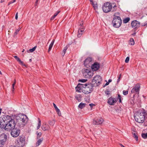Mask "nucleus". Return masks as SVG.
Masks as SVG:
<instances>
[{"label": "nucleus", "instance_id": "c9c22d12", "mask_svg": "<svg viewBox=\"0 0 147 147\" xmlns=\"http://www.w3.org/2000/svg\"><path fill=\"white\" fill-rule=\"evenodd\" d=\"M142 137L146 139L147 138V133H143L142 134Z\"/></svg>", "mask_w": 147, "mask_h": 147}, {"label": "nucleus", "instance_id": "e2e57ef3", "mask_svg": "<svg viewBox=\"0 0 147 147\" xmlns=\"http://www.w3.org/2000/svg\"><path fill=\"white\" fill-rule=\"evenodd\" d=\"M30 62H31L32 61V59H30L29 60Z\"/></svg>", "mask_w": 147, "mask_h": 147}, {"label": "nucleus", "instance_id": "c03bdc74", "mask_svg": "<svg viewBox=\"0 0 147 147\" xmlns=\"http://www.w3.org/2000/svg\"><path fill=\"white\" fill-rule=\"evenodd\" d=\"M121 77V74H120V75L118 76V79L117 80V83H118L119 82L120 80V79Z\"/></svg>", "mask_w": 147, "mask_h": 147}, {"label": "nucleus", "instance_id": "423d86ee", "mask_svg": "<svg viewBox=\"0 0 147 147\" xmlns=\"http://www.w3.org/2000/svg\"><path fill=\"white\" fill-rule=\"evenodd\" d=\"M102 81L101 77L99 75H97L93 78L92 82L94 86H98L101 83Z\"/></svg>", "mask_w": 147, "mask_h": 147}, {"label": "nucleus", "instance_id": "1a4fd4ad", "mask_svg": "<svg viewBox=\"0 0 147 147\" xmlns=\"http://www.w3.org/2000/svg\"><path fill=\"white\" fill-rule=\"evenodd\" d=\"M7 136L4 134H2L0 135V147H3L6 141Z\"/></svg>", "mask_w": 147, "mask_h": 147}, {"label": "nucleus", "instance_id": "a878e982", "mask_svg": "<svg viewBox=\"0 0 147 147\" xmlns=\"http://www.w3.org/2000/svg\"><path fill=\"white\" fill-rule=\"evenodd\" d=\"M60 12V11H57L56 13H55L54 15L51 17V20H53L57 16V15L59 14Z\"/></svg>", "mask_w": 147, "mask_h": 147}, {"label": "nucleus", "instance_id": "052dcab7", "mask_svg": "<svg viewBox=\"0 0 147 147\" xmlns=\"http://www.w3.org/2000/svg\"><path fill=\"white\" fill-rule=\"evenodd\" d=\"M120 145L121 146V147H125V146H123V145H122V144H120Z\"/></svg>", "mask_w": 147, "mask_h": 147}, {"label": "nucleus", "instance_id": "c756f323", "mask_svg": "<svg viewBox=\"0 0 147 147\" xmlns=\"http://www.w3.org/2000/svg\"><path fill=\"white\" fill-rule=\"evenodd\" d=\"M38 125L37 126V129H39L40 126H41V121L40 119L39 118H38Z\"/></svg>", "mask_w": 147, "mask_h": 147}, {"label": "nucleus", "instance_id": "6e6d98bb", "mask_svg": "<svg viewBox=\"0 0 147 147\" xmlns=\"http://www.w3.org/2000/svg\"><path fill=\"white\" fill-rule=\"evenodd\" d=\"M89 105L91 107H92L93 105H94L92 104H89Z\"/></svg>", "mask_w": 147, "mask_h": 147}, {"label": "nucleus", "instance_id": "bf43d9fd", "mask_svg": "<svg viewBox=\"0 0 147 147\" xmlns=\"http://www.w3.org/2000/svg\"><path fill=\"white\" fill-rule=\"evenodd\" d=\"M1 109L0 108V115L1 114Z\"/></svg>", "mask_w": 147, "mask_h": 147}, {"label": "nucleus", "instance_id": "7c9ffc66", "mask_svg": "<svg viewBox=\"0 0 147 147\" xmlns=\"http://www.w3.org/2000/svg\"><path fill=\"white\" fill-rule=\"evenodd\" d=\"M129 44L131 45H133L134 44V41L133 38H131L129 40Z\"/></svg>", "mask_w": 147, "mask_h": 147}, {"label": "nucleus", "instance_id": "bb28decb", "mask_svg": "<svg viewBox=\"0 0 147 147\" xmlns=\"http://www.w3.org/2000/svg\"><path fill=\"white\" fill-rule=\"evenodd\" d=\"M36 48V46H35L32 49H30L29 50H28L27 51L28 53H29V52H30L31 53L33 52L35 50Z\"/></svg>", "mask_w": 147, "mask_h": 147}, {"label": "nucleus", "instance_id": "a19ab883", "mask_svg": "<svg viewBox=\"0 0 147 147\" xmlns=\"http://www.w3.org/2000/svg\"><path fill=\"white\" fill-rule=\"evenodd\" d=\"M105 93L107 95H109L110 94L111 92L108 90L105 91Z\"/></svg>", "mask_w": 147, "mask_h": 147}, {"label": "nucleus", "instance_id": "f704fd0d", "mask_svg": "<svg viewBox=\"0 0 147 147\" xmlns=\"http://www.w3.org/2000/svg\"><path fill=\"white\" fill-rule=\"evenodd\" d=\"M42 141V139H39L36 143V145L38 146L40 145Z\"/></svg>", "mask_w": 147, "mask_h": 147}, {"label": "nucleus", "instance_id": "09e8293b", "mask_svg": "<svg viewBox=\"0 0 147 147\" xmlns=\"http://www.w3.org/2000/svg\"><path fill=\"white\" fill-rule=\"evenodd\" d=\"M18 13L17 12L16 14V16H15V19H16V20H17L18 19Z\"/></svg>", "mask_w": 147, "mask_h": 147}, {"label": "nucleus", "instance_id": "a211bd4d", "mask_svg": "<svg viewBox=\"0 0 147 147\" xmlns=\"http://www.w3.org/2000/svg\"><path fill=\"white\" fill-rule=\"evenodd\" d=\"M84 31V29L83 28H80L79 29L78 32V34L77 35V36L78 37H80L83 34Z\"/></svg>", "mask_w": 147, "mask_h": 147}, {"label": "nucleus", "instance_id": "5fc2aeb1", "mask_svg": "<svg viewBox=\"0 0 147 147\" xmlns=\"http://www.w3.org/2000/svg\"><path fill=\"white\" fill-rule=\"evenodd\" d=\"M9 147H16L15 146H12V145H11V146H9Z\"/></svg>", "mask_w": 147, "mask_h": 147}, {"label": "nucleus", "instance_id": "49530a36", "mask_svg": "<svg viewBox=\"0 0 147 147\" xmlns=\"http://www.w3.org/2000/svg\"><path fill=\"white\" fill-rule=\"evenodd\" d=\"M118 98L119 99V101L120 102H121V97L119 94L118 95Z\"/></svg>", "mask_w": 147, "mask_h": 147}, {"label": "nucleus", "instance_id": "f3484780", "mask_svg": "<svg viewBox=\"0 0 147 147\" xmlns=\"http://www.w3.org/2000/svg\"><path fill=\"white\" fill-rule=\"evenodd\" d=\"M83 84H79L76 87V91L78 92H81L82 89L83 88Z\"/></svg>", "mask_w": 147, "mask_h": 147}, {"label": "nucleus", "instance_id": "69168bd1", "mask_svg": "<svg viewBox=\"0 0 147 147\" xmlns=\"http://www.w3.org/2000/svg\"><path fill=\"white\" fill-rule=\"evenodd\" d=\"M24 49H23V50H22V52H24Z\"/></svg>", "mask_w": 147, "mask_h": 147}, {"label": "nucleus", "instance_id": "e433bc0d", "mask_svg": "<svg viewBox=\"0 0 147 147\" xmlns=\"http://www.w3.org/2000/svg\"><path fill=\"white\" fill-rule=\"evenodd\" d=\"M133 137L135 139L136 141H137L138 140V138L136 133H134L133 134Z\"/></svg>", "mask_w": 147, "mask_h": 147}, {"label": "nucleus", "instance_id": "8fccbe9b", "mask_svg": "<svg viewBox=\"0 0 147 147\" xmlns=\"http://www.w3.org/2000/svg\"><path fill=\"white\" fill-rule=\"evenodd\" d=\"M109 84V82H107L104 85V86H103V87H105V86L108 85Z\"/></svg>", "mask_w": 147, "mask_h": 147}, {"label": "nucleus", "instance_id": "864d4df0", "mask_svg": "<svg viewBox=\"0 0 147 147\" xmlns=\"http://www.w3.org/2000/svg\"><path fill=\"white\" fill-rule=\"evenodd\" d=\"M112 81V80L111 79H109L108 80V82L109 83L110 82H111Z\"/></svg>", "mask_w": 147, "mask_h": 147}, {"label": "nucleus", "instance_id": "6ab92c4d", "mask_svg": "<svg viewBox=\"0 0 147 147\" xmlns=\"http://www.w3.org/2000/svg\"><path fill=\"white\" fill-rule=\"evenodd\" d=\"M14 58L18 61L19 63L22 65L25 66V65L24 64L23 62L17 56H14Z\"/></svg>", "mask_w": 147, "mask_h": 147}, {"label": "nucleus", "instance_id": "4d7b16f0", "mask_svg": "<svg viewBox=\"0 0 147 147\" xmlns=\"http://www.w3.org/2000/svg\"><path fill=\"white\" fill-rule=\"evenodd\" d=\"M4 1L3 0H1V1H0V2H1V3H2L3 2H4Z\"/></svg>", "mask_w": 147, "mask_h": 147}, {"label": "nucleus", "instance_id": "3c124183", "mask_svg": "<svg viewBox=\"0 0 147 147\" xmlns=\"http://www.w3.org/2000/svg\"><path fill=\"white\" fill-rule=\"evenodd\" d=\"M16 1L15 0H12L11 1H10V2L11 3V4L12 3L14 2H15Z\"/></svg>", "mask_w": 147, "mask_h": 147}, {"label": "nucleus", "instance_id": "473e14b6", "mask_svg": "<svg viewBox=\"0 0 147 147\" xmlns=\"http://www.w3.org/2000/svg\"><path fill=\"white\" fill-rule=\"evenodd\" d=\"M68 47H67V46H66L64 48V49L63 51V53H62V54L64 56L66 52V51L67 50V49H68Z\"/></svg>", "mask_w": 147, "mask_h": 147}, {"label": "nucleus", "instance_id": "13d9d810", "mask_svg": "<svg viewBox=\"0 0 147 147\" xmlns=\"http://www.w3.org/2000/svg\"><path fill=\"white\" fill-rule=\"evenodd\" d=\"M39 0H36V3H38Z\"/></svg>", "mask_w": 147, "mask_h": 147}, {"label": "nucleus", "instance_id": "20e7f679", "mask_svg": "<svg viewBox=\"0 0 147 147\" xmlns=\"http://www.w3.org/2000/svg\"><path fill=\"white\" fill-rule=\"evenodd\" d=\"M119 13L118 12L114 14L115 17L114 18L112 21L113 26L115 28H119L121 25L122 23V20L121 18L118 15H119Z\"/></svg>", "mask_w": 147, "mask_h": 147}, {"label": "nucleus", "instance_id": "f257e3e1", "mask_svg": "<svg viewBox=\"0 0 147 147\" xmlns=\"http://www.w3.org/2000/svg\"><path fill=\"white\" fill-rule=\"evenodd\" d=\"M16 125L15 120L10 116L5 115L0 117V127L7 131H11V135L13 137L18 136L20 132L19 129L15 128Z\"/></svg>", "mask_w": 147, "mask_h": 147}, {"label": "nucleus", "instance_id": "680f3d73", "mask_svg": "<svg viewBox=\"0 0 147 147\" xmlns=\"http://www.w3.org/2000/svg\"><path fill=\"white\" fill-rule=\"evenodd\" d=\"M10 4H11V3L9 2L8 3V5H10Z\"/></svg>", "mask_w": 147, "mask_h": 147}, {"label": "nucleus", "instance_id": "5701e85b", "mask_svg": "<svg viewBox=\"0 0 147 147\" xmlns=\"http://www.w3.org/2000/svg\"><path fill=\"white\" fill-rule=\"evenodd\" d=\"M54 42V40H53L52 42H51V44H50L48 49V52H49L51 49L53 45V44Z\"/></svg>", "mask_w": 147, "mask_h": 147}, {"label": "nucleus", "instance_id": "72a5a7b5", "mask_svg": "<svg viewBox=\"0 0 147 147\" xmlns=\"http://www.w3.org/2000/svg\"><path fill=\"white\" fill-rule=\"evenodd\" d=\"M21 28H19L17 30H16V32L14 33V36H15L16 35L18 34V33L19 32V31L20 30Z\"/></svg>", "mask_w": 147, "mask_h": 147}, {"label": "nucleus", "instance_id": "f8f14e48", "mask_svg": "<svg viewBox=\"0 0 147 147\" xmlns=\"http://www.w3.org/2000/svg\"><path fill=\"white\" fill-rule=\"evenodd\" d=\"M140 23L137 20H134L131 22V25L133 28L136 29L140 26Z\"/></svg>", "mask_w": 147, "mask_h": 147}, {"label": "nucleus", "instance_id": "37998d69", "mask_svg": "<svg viewBox=\"0 0 147 147\" xmlns=\"http://www.w3.org/2000/svg\"><path fill=\"white\" fill-rule=\"evenodd\" d=\"M128 91H125V90H123V95H127L128 94Z\"/></svg>", "mask_w": 147, "mask_h": 147}, {"label": "nucleus", "instance_id": "603ef678", "mask_svg": "<svg viewBox=\"0 0 147 147\" xmlns=\"http://www.w3.org/2000/svg\"><path fill=\"white\" fill-rule=\"evenodd\" d=\"M16 82V79H14V82L13 84H15Z\"/></svg>", "mask_w": 147, "mask_h": 147}, {"label": "nucleus", "instance_id": "0eeeda50", "mask_svg": "<svg viewBox=\"0 0 147 147\" xmlns=\"http://www.w3.org/2000/svg\"><path fill=\"white\" fill-rule=\"evenodd\" d=\"M16 120H21V121H23V123H26L28 120L26 115L21 114H19L16 117Z\"/></svg>", "mask_w": 147, "mask_h": 147}, {"label": "nucleus", "instance_id": "c85d7f7f", "mask_svg": "<svg viewBox=\"0 0 147 147\" xmlns=\"http://www.w3.org/2000/svg\"><path fill=\"white\" fill-rule=\"evenodd\" d=\"M18 141H19L22 143H23L24 141V139L23 138L20 137L18 138Z\"/></svg>", "mask_w": 147, "mask_h": 147}, {"label": "nucleus", "instance_id": "f03ea898", "mask_svg": "<svg viewBox=\"0 0 147 147\" xmlns=\"http://www.w3.org/2000/svg\"><path fill=\"white\" fill-rule=\"evenodd\" d=\"M102 8L103 12L106 13L110 11L111 12H115L117 9V6L115 4L112 3L110 2L104 3Z\"/></svg>", "mask_w": 147, "mask_h": 147}, {"label": "nucleus", "instance_id": "cd10ccee", "mask_svg": "<svg viewBox=\"0 0 147 147\" xmlns=\"http://www.w3.org/2000/svg\"><path fill=\"white\" fill-rule=\"evenodd\" d=\"M130 20V18L129 17H127V18L124 19L123 20V22L124 23H127Z\"/></svg>", "mask_w": 147, "mask_h": 147}, {"label": "nucleus", "instance_id": "de8ad7c7", "mask_svg": "<svg viewBox=\"0 0 147 147\" xmlns=\"http://www.w3.org/2000/svg\"><path fill=\"white\" fill-rule=\"evenodd\" d=\"M15 85V84H13L12 85V88L13 89L12 90V92H14V89Z\"/></svg>", "mask_w": 147, "mask_h": 147}, {"label": "nucleus", "instance_id": "58836bf2", "mask_svg": "<svg viewBox=\"0 0 147 147\" xmlns=\"http://www.w3.org/2000/svg\"><path fill=\"white\" fill-rule=\"evenodd\" d=\"M87 81V79H82L80 80H79V81L80 82H83V83H84V82H86Z\"/></svg>", "mask_w": 147, "mask_h": 147}, {"label": "nucleus", "instance_id": "39448f33", "mask_svg": "<svg viewBox=\"0 0 147 147\" xmlns=\"http://www.w3.org/2000/svg\"><path fill=\"white\" fill-rule=\"evenodd\" d=\"M83 92L86 94H88L91 93L93 90V87L94 86L92 84L88 83L83 84Z\"/></svg>", "mask_w": 147, "mask_h": 147}, {"label": "nucleus", "instance_id": "0e129e2a", "mask_svg": "<svg viewBox=\"0 0 147 147\" xmlns=\"http://www.w3.org/2000/svg\"><path fill=\"white\" fill-rule=\"evenodd\" d=\"M37 3H36V2H35V5H37Z\"/></svg>", "mask_w": 147, "mask_h": 147}, {"label": "nucleus", "instance_id": "6e6552de", "mask_svg": "<svg viewBox=\"0 0 147 147\" xmlns=\"http://www.w3.org/2000/svg\"><path fill=\"white\" fill-rule=\"evenodd\" d=\"M140 88V84H136L134 87L133 88L131 91V93L135 94H138L139 93Z\"/></svg>", "mask_w": 147, "mask_h": 147}, {"label": "nucleus", "instance_id": "aec40b11", "mask_svg": "<svg viewBox=\"0 0 147 147\" xmlns=\"http://www.w3.org/2000/svg\"><path fill=\"white\" fill-rule=\"evenodd\" d=\"M91 2V4L93 6L95 10L97 9L98 6L96 2H93V1H90Z\"/></svg>", "mask_w": 147, "mask_h": 147}, {"label": "nucleus", "instance_id": "ddd939ff", "mask_svg": "<svg viewBox=\"0 0 147 147\" xmlns=\"http://www.w3.org/2000/svg\"><path fill=\"white\" fill-rule=\"evenodd\" d=\"M103 121V119L102 118H99L96 120L94 119L93 122L94 124L99 125L102 123Z\"/></svg>", "mask_w": 147, "mask_h": 147}, {"label": "nucleus", "instance_id": "9d476101", "mask_svg": "<svg viewBox=\"0 0 147 147\" xmlns=\"http://www.w3.org/2000/svg\"><path fill=\"white\" fill-rule=\"evenodd\" d=\"M92 58L89 57L87 58L84 61V64L87 67H90L91 64Z\"/></svg>", "mask_w": 147, "mask_h": 147}, {"label": "nucleus", "instance_id": "4be33fe9", "mask_svg": "<svg viewBox=\"0 0 147 147\" xmlns=\"http://www.w3.org/2000/svg\"><path fill=\"white\" fill-rule=\"evenodd\" d=\"M55 120L53 119V120H50L49 121V124L51 126H53L55 123Z\"/></svg>", "mask_w": 147, "mask_h": 147}, {"label": "nucleus", "instance_id": "ea45409f", "mask_svg": "<svg viewBox=\"0 0 147 147\" xmlns=\"http://www.w3.org/2000/svg\"><path fill=\"white\" fill-rule=\"evenodd\" d=\"M37 135V138H40L41 136L42 133L41 132L38 133L37 132H36Z\"/></svg>", "mask_w": 147, "mask_h": 147}, {"label": "nucleus", "instance_id": "79ce46f5", "mask_svg": "<svg viewBox=\"0 0 147 147\" xmlns=\"http://www.w3.org/2000/svg\"><path fill=\"white\" fill-rule=\"evenodd\" d=\"M129 57H127L125 59V62L126 63H128L129 61Z\"/></svg>", "mask_w": 147, "mask_h": 147}, {"label": "nucleus", "instance_id": "a18cd8bd", "mask_svg": "<svg viewBox=\"0 0 147 147\" xmlns=\"http://www.w3.org/2000/svg\"><path fill=\"white\" fill-rule=\"evenodd\" d=\"M53 105L56 110L58 109L55 103H53Z\"/></svg>", "mask_w": 147, "mask_h": 147}, {"label": "nucleus", "instance_id": "4468645a", "mask_svg": "<svg viewBox=\"0 0 147 147\" xmlns=\"http://www.w3.org/2000/svg\"><path fill=\"white\" fill-rule=\"evenodd\" d=\"M117 100V99L113 98L112 97H110L108 101L107 102L110 105H113L115 103Z\"/></svg>", "mask_w": 147, "mask_h": 147}, {"label": "nucleus", "instance_id": "412c9836", "mask_svg": "<svg viewBox=\"0 0 147 147\" xmlns=\"http://www.w3.org/2000/svg\"><path fill=\"white\" fill-rule=\"evenodd\" d=\"M82 96L80 94H77L75 96V98L78 102H80L81 101Z\"/></svg>", "mask_w": 147, "mask_h": 147}, {"label": "nucleus", "instance_id": "393cba45", "mask_svg": "<svg viewBox=\"0 0 147 147\" xmlns=\"http://www.w3.org/2000/svg\"><path fill=\"white\" fill-rule=\"evenodd\" d=\"M86 106V104L81 102L79 105L78 107L81 109H82L84 107Z\"/></svg>", "mask_w": 147, "mask_h": 147}, {"label": "nucleus", "instance_id": "338daca9", "mask_svg": "<svg viewBox=\"0 0 147 147\" xmlns=\"http://www.w3.org/2000/svg\"><path fill=\"white\" fill-rule=\"evenodd\" d=\"M93 0H90V1H93Z\"/></svg>", "mask_w": 147, "mask_h": 147}, {"label": "nucleus", "instance_id": "b1692460", "mask_svg": "<svg viewBox=\"0 0 147 147\" xmlns=\"http://www.w3.org/2000/svg\"><path fill=\"white\" fill-rule=\"evenodd\" d=\"M93 74H84V76L85 78H90L93 76Z\"/></svg>", "mask_w": 147, "mask_h": 147}, {"label": "nucleus", "instance_id": "774afa93", "mask_svg": "<svg viewBox=\"0 0 147 147\" xmlns=\"http://www.w3.org/2000/svg\"><path fill=\"white\" fill-rule=\"evenodd\" d=\"M83 24L82 23V24H80V26H82V25Z\"/></svg>", "mask_w": 147, "mask_h": 147}, {"label": "nucleus", "instance_id": "9b49d317", "mask_svg": "<svg viewBox=\"0 0 147 147\" xmlns=\"http://www.w3.org/2000/svg\"><path fill=\"white\" fill-rule=\"evenodd\" d=\"M91 67L93 71H97L100 67V64L97 62H95L92 65Z\"/></svg>", "mask_w": 147, "mask_h": 147}, {"label": "nucleus", "instance_id": "2eb2a0df", "mask_svg": "<svg viewBox=\"0 0 147 147\" xmlns=\"http://www.w3.org/2000/svg\"><path fill=\"white\" fill-rule=\"evenodd\" d=\"M16 124L20 127H23L26 124V123H23V121L22 122L21 120H17L16 119Z\"/></svg>", "mask_w": 147, "mask_h": 147}, {"label": "nucleus", "instance_id": "dca6fc26", "mask_svg": "<svg viewBox=\"0 0 147 147\" xmlns=\"http://www.w3.org/2000/svg\"><path fill=\"white\" fill-rule=\"evenodd\" d=\"M42 130L44 131H48L50 129V127L46 123H44L41 127Z\"/></svg>", "mask_w": 147, "mask_h": 147}, {"label": "nucleus", "instance_id": "7ed1b4c3", "mask_svg": "<svg viewBox=\"0 0 147 147\" xmlns=\"http://www.w3.org/2000/svg\"><path fill=\"white\" fill-rule=\"evenodd\" d=\"M138 113L134 117L135 120L139 123H142L144 121L147 113L144 109L139 110Z\"/></svg>", "mask_w": 147, "mask_h": 147}, {"label": "nucleus", "instance_id": "2f4dec72", "mask_svg": "<svg viewBox=\"0 0 147 147\" xmlns=\"http://www.w3.org/2000/svg\"><path fill=\"white\" fill-rule=\"evenodd\" d=\"M84 72L86 74H88L91 72V70L90 69H84Z\"/></svg>", "mask_w": 147, "mask_h": 147}, {"label": "nucleus", "instance_id": "4c0bfd02", "mask_svg": "<svg viewBox=\"0 0 147 147\" xmlns=\"http://www.w3.org/2000/svg\"><path fill=\"white\" fill-rule=\"evenodd\" d=\"M56 112L57 113V114L59 116H61V112L60 110L58 109L57 110H56Z\"/></svg>", "mask_w": 147, "mask_h": 147}]
</instances>
